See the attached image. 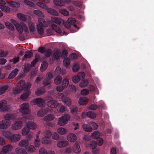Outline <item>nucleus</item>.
<instances>
[{
	"mask_svg": "<svg viewBox=\"0 0 154 154\" xmlns=\"http://www.w3.org/2000/svg\"><path fill=\"white\" fill-rule=\"evenodd\" d=\"M4 119L0 122V129H5L8 128L11 124L10 119L14 120L16 118L14 115L7 114L3 116Z\"/></svg>",
	"mask_w": 154,
	"mask_h": 154,
	"instance_id": "obj_1",
	"label": "nucleus"
},
{
	"mask_svg": "<svg viewBox=\"0 0 154 154\" xmlns=\"http://www.w3.org/2000/svg\"><path fill=\"white\" fill-rule=\"evenodd\" d=\"M11 21L15 25L19 33H22L23 30L26 33L28 32V29L24 24L21 23L19 24L16 20L12 19L11 20Z\"/></svg>",
	"mask_w": 154,
	"mask_h": 154,
	"instance_id": "obj_2",
	"label": "nucleus"
},
{
	"mask_svg": "<svg viewBox=\"0 0 154 154\" xmlns=\"http://www.w3.org/2000/svg\"><path fill=\"white\" fill-rule=\"evenodd\" d=\"M26 121V119L24 118L19 119L14 122L12 125L11 128L13 130H17L20 129L23 126V124Z\"/></svg>",
	"mask_w": 154,
	"mask_h": 154,
	"instance_id": "obj_3",
	"label": "nucleus"
},
{
	"mask_svg": "<svg viewBox=\"0 0 154 154\" xmlns=\"http://www.w3.org/2000/svg\"><path fill=\"white\" fill-rule=\"evenodd\" d=\"M70 119V116L68 114H65L58 119L57 124L60 126H63L66 124Z\"/></svg>",
	"mask_w": 154,
	"mask_h": 154,
	"instance_id": "obj_4",
	"label": "nucleus"
},
{
	"mask_svg": "<svg viewBox=\"0 0 154 154\" xmlns=\"http://www.w3.org/2000/svg\"><path fill=\"white\" fill-rule=\"evenodd\" d=\"M31 86V83L28 82L25 83V81L23 80H21L18 82L17 84V87L21 88L22 90L29 91Z\"/></svg>",
	"mask_w": 154,
	"mask_h": 154,
	"instance_id": "obj_5",
	"label": "nucleus"
},
{
	"mask_svg": "<svg viewBox=\"0 0 154 154\" xmlns=\"http://www.w3.org/2000/svg\"><path fill=\"white\" fill-rule=\"evenodd\" d=\"M51 26L52 29H48L46 30V33L48 35H51L53 34L54 31L59 34L61 33V29L57 25L52 23Z\"/></svg>",
	"mask_w": 154,
	"mask_h": 154,
	"instance_id": "obj_6",
	"label": "nucleus"
},
{
	"mask_svg": "<svg viewBox=\"0 0 154 154\" xmlns=\"http://www.w3.org/2000/svg\"><path fill=\"white\" fill-rule=\"evenodd\" d=\"M29 107L28 103H24L20 105L19 111L23 114H28L30 112Z\"/></svg>",
	"mask_w": 154,
	"mask_h": 154,
	"instance_id": "obj_7",
	"label": "nucleus"
},
{
	"mask_svg": "<svg viewBox=\"0 0 154 154\" xmlns=\"http://www.w3.org/2000/svg\"><path fill=\"white\" fill-rule=\"evenodd\" d=\"M85 76V74L83 72H79L76 75L72 76V81L74 83H77L81 79H84Z\"/></svg>",
	"mask_w": 154,
	"mask_h": 154,
	"instance_id": "obj_8",
	"label": "nucleus"
},
{
	"mask_svg": "<svg viewBox=\"0 0 154 154\" xmlns=\"http://www.w3.org/2000/svg\"><path fill=\"white\" fill-rule=\"evenodd\" d=\"M58 97L61 99V100L67 106H69L71 104L70 100L68 98L64 97L63 93H58Z\"/></svg>",
	"mask_w": 154,
	"mask_h": 154,
	"instance_id": "obj_9",
	"label": "nucleus"
},
{
	"mask_svg": "<svg viewBox=\"0 0 154 154\" xmlns=\"http://www.w3.org/2000/svg\"><path fill=\"white\" fill-rule=\"evenodd\" d=\"M75 22L76 20L75 18L69 17L68 18L67 22H64L63 20V23L65 27L69 29L70 28L71 25Z\"/></svg>",
	"mask_w": 154,
	"mask_h": 154,
	"instance_id": "obj_10",
	"label": "nucleus"
},
{
	"mask_svg": "<svg viewBox=\"0 0 154 154\" xmlns=\"http://www.w3.org/2000/svg\"><path fill=\"white\" fill-rule=\"evenodd\" d=\"M45 100L42 98H36L32 100L31 103L32 105H37L39 106H41L45 104Z\"/></svg>",
	"mask_w": 154,
	"mask_h": 154,
	"instance_id": "obj_11",
	"label": "nucleus"
},
{
	"mask_svg": "<svg viewBox=\"0 0 154 154\" xmlns=\"http://www.w3.org/2000/svg\"><path fill=\"white\" fill-rule=\"evenodd\" d=\"M66 139L68 142H74L76 140L77 137L75 134L73 133H69L67 135Z\"/></svg>",
	"mask_w": 154,
	"mask_h": 154,
	"instance_id": "obj_12",
	"label": "nucleus"
},
{
	"mask_svg": "<svg viewBox=\"0 0 154 154\" xmlns=\"http://www.w3.org/2000/svg\"><path fill=\"white\" fill-rule=\"evenodd\" d=\"M21 135L19 134H11L9 140L12 142H16L21 138Z\"/></svg>",
	"mask_w": 154,
	"mask_h": 154,
	"instance_id": "obj_13",
	"label": "nucleus"
},
{
	"mask_svg": "<svg viewBox=\"0 0 154 154\" xmlns=\"http://www.w3.org/2000/svg\"><path fill=\"white\" fill-rule=\"evenodd\" d=\"M47 105L51 108H55L57 107L60 104L57 103V102L53 99L48 101L47 103Z\"/></svg>",
	"mask_w": 154,
	"mask_h": 154,
	"instance_id": "obj_14",
	"label": "nucleus"
},
{
	"mask_svg": "<svg viewBox=\"0 0 154 154\" xmlns=\"http://www.w3.org/2000/svg\"><path fill=\"white\" fill-rule=\"evenodd\" d=\"M6 4L5 1L0 0V9L2 11L5 12H9L10 11V9L3 5Z\"/></svg>",
	"mask_w": 154,
	"mask_h": 154,
	"instance_id": "obj_15",
	"label": "nucleus"
},
{
	"mask_svg": "<svg viewBox=\"0 0 154 154\" xmlns=\"http://www.w3.org/2000/svg\"><path fill=\"white\" fill-rule=\"evenodd\" d=\"M13 146L11 145H7L3 146L2 148L0 154H2L3 153H5L11 151L13 149Z\"/></svg>",
	"mask_w": 154,
	"mask_h": 154,
	"instance_id": "obj_16",
	"label": "nucleus"
},
{
	"mask_svg": "<svg viewBox=\"0 0 154 154\" xmlns=\"http://www.w3.org/2000/svg\"><path fill=\"white\" fill-rule=\"evenodd\" d=\"M26 127L29 129L34 130L37 128V126L36 124L32 122H27L26 124Z\"/></svg>",
	"mask_w": 154,
	"mask_h": 154,
	"instance_id": "obj_17",
	"label": "nucleus"
},
{
	"mask_svg": "<svg viewBox=\"0 0 154 154\" xmlns=\"http://www.w3.org/2000/svg\"><path fill=\"white\" fill-rule=\"evenodd\" d=\"M69 142L67 140H62L58 142L57 146L59 148H63L69 145Z\"/></svg>",
	"mask_w": 154,
	"mask_h": 154,
	"instance_id": "obj_18",
	"label": "nucleus"
},
{
	"mask_svg": "<svg viewBox=\"0 0 154 154\" xmlns=\"http://www.w3.org/2000/svg\"><path fill=\"white\" fill-rule=\"evenodd\" d=\"M72 150L74 153L76 154H79L80 152L81 151L80 147L78 143H75L74 144Z\"/></svg>",
	"mask_w": 154,
	"mask_h": 154,
	"instance_id": "obj_19",
	"label": "nucleus"
},
{
	"mask_svg": "<svg viewBox=\"0 0 154 154\" xmlns=\"http://www.w3.org/2000/svg\"><path fill=\"white\" fill-rule=\"evenodd\" d=\"M17 16L19 19L24 21H26L27 19L29 20L30 19L29 16H26L21 13L17 14Z\"/></svg>",
	"mask_w": 154,
	"mask_h": 154,
	"instance_id": "obj_20",
	"label": "nucleus"
},
{
	"mask_svg": "<svg viewBox=\"0 0 154 154\" xmlns=\"http://www.w3.org/2000/svg\"><path fill=\"white\" fill-rule=\"evenodd\" d=\"M51 20L52 22L57 25H60L63 22V20L62 19L56 17H51Z\"/></svg>",
	"mask_w": 154,
	"mask_h": 154,
	"instance_id": "obj_21",
	"label": "nucleus"
},
{
	"mask_svg": "<svg viewBox=\"0 0 154 154\" xmlns=\"http://www.w3.org/2000/svg\"><path fill=\"white\" fill-rule=\"evenodd\" d=\"M41 134V132L39 131L38 132L37 134L36 135V139L35 140L34 143V145L35 147H38L40 145V142L38 138Z\"/></svg>",
	"mask_w": 154,
	"mask_h": 154,
	"instance_id": "obj_22",
	"label": "nucleus"
},
{
	"mask_svg": "<svg viewBox=\"0 0 154 154\" xmlns=\"http://www.w3.org/2000/svg\"><path fill=\"white\" fill-rule=\"evenodd\" d=\"M50 111L48 108L42 109L37 112V115L38 116H42L47 114Z\"/></svg>",
	"mask_w": 154,
	"mask_h": 154,
	"instance_id": "obj_23",
	"label": "nucleus"
},
{
	"mask_svg": "<svg viewBox=\"0 0 154 154\" xmlns=\"http://www.w3.org/2000/svg\"><path fill=\"white\" fill-rule=\"evenodd\" d=\"M16 154H28V152L24 149L21 147H17L15 149Z\"/></svg>",
	"mask_w": 154,
	"mask_h": 154,
	"instance_id": "obj_24",
	"label": "nucleus"
},
{
	"mask_svg": "<svg viewBox=\"0 0 154 154\" xmlns=\"http://www.w3.org/2000/svg\"><path fill=\"white\" fill-rule=\"evenodd\" d=\"M31 91H27L23 93L21 95L20 98L21 99L24 101H26L31 94Z\"/></svg>",
	"mask_w": 154,
	"mask_h": 154,
	"instance_id": "obj_25",
	"label": "nucleus"
},
{
	"mask_svg": "<svg viewBox=\"0 0 154 154\" xmlns=\"http://www.w3.org/2000/svg\"><path fill=\"white\" fill-rule=\"evenodd\" d=\"M53 78V76L52 73H48L46 75V78L47 80L48 81V82L46 83L45 82H44L43 84L44 86H46L47 85H49L50 86V83L51 82L49 80Z\"/></svg>",
	"mask_w": 154,
	"mask_h": 154,
	"instance_id": "obj_26",
	"label": "nucleus"
},
{
	"mask_svg": "<svg viewBox=\"0 0 154 154\" xmlns=\"http://www.w3.org/2000/svg\"><path fill=\"white\" fill-rule=\"evenodd\" d=\"M27 152L32 153L35 152L36 149L32 145H28L25 148Z\"/></svg>",
	"mask_w": 154,
	"mask_h": 154,
	"instance_id": "obj_27",
	"label": "nucleus"
},
{
	"mask_svg": "<svg viewBox=\"0 0 154 154\" xmlns=\"http://www.w3.org/2000/svg\"><path fill=\"white\" fill-rule=\"evenodd\" d=\"M29 144V141L26 140H21L19 143V146L21 147H25V148Z\"/></svg>",
	"mask_w": 154,
	"mask_h": 154,
	"instance_id": "obj_28",
	"label": "nucleus"
},
{
	"mask_svg": "<svg viewBox=\"0 0 154 154\" xmlns=\"http://www.w3.org/2000/svg\"><path fill=\"white\" fill-rule=\"evenodd\" d=\"M88 101V99L85 97H81L79 101V103L81 105H84L86 104Z\"/></svg>",
	"mask_w": 154,
	"mask_h": 154,
	"instance_id": "obj_29",
	"label": "nucleus"
},
{
	"mask_svg": "<svg viewBox=\"0 0 154 154\" xmlns=\"http://www.w3.org/2000/svg\"><path fill=\"white\" fill-rule=\"evenodd\" d=\"M18 71L19 70L18 69H15L9 74L8 78L11 79L14 78L18 73Z\"/></svg>",
	"mask_w": 154,
	"mask_h": 154,
	"instance_id": "obj_30",
	"label": "nucleus"
},
{
	"mask_svg": "<svg viewBox=\"0 0 154 154\" xmlns=\"http://www.w3.org/2000/svg\"><path fill=\"white\" fill-rule=\"evenodd\" d=\"M46 11L51 15L55 16H58L59 15V13L57 11L51 8H47Z\"/></svg>",
	"mask_w": 154,
	"mask_h": 154,
	"instance_id": "obj_31",
	"label": "nucleus"
},
{
	"mask_svg": "<svg viewBox=\"0 0 154 154\" xmlns=\"http://www.w3.org/2000/svg\"><path fill=\"white\" fill-rule=\"evenodd\" d=\"M57 131L58 134L62 135L65 134L67 132L66 129L63 127L59 128L57 129Z\"/></svg>",
	"mask_w": 154,
	"mask_h": 154,
	"instance_id": "obj_32",
	"label": "nucleus"
},
{
	"mask_svg": "<svg viewBox=\"0 0 154 154\" xmlns=\"http://www.w3.org/2000/svg\"><path fill=\"white\" fill-rule=\"evenodd\" d=\"M10 5L13 8V10L14 11H16L17 10L16 8L20 6L19 4L15 2H12L10 3Z\"/></svg>",
	"mask_w": 154,
	"mask_h": 154,
	"instance_id": "obj_33",
	"label": "nucleus"
},
{
	"mask_svg": "<svg viewBox=\"0 0 154 154\" xmlns=\"http://www.w3.org/2000/svg\"><path fill=\"white\" fill-rule=\"evenodd\" d=\"M72 150L70 147H68L65 149H61L60 150V152L62 154H64L65 153H71Z\"/></svg>",
	"mask_w": 154,
	"mask_h": 154,
	"instance_id": "obj_34",
	"label": "nucleus"
},
{
	"mask_svg": "<svg viewBox=\"0 0 154 154\" xmlns=\"http://www.w3.org/2000/svg\"><path fill=\"white\" fill-rule=\"evenodd\" d=\"M55 118L53 114H49L45 116L43 119V120L46 122L50 121L53 120Z\"/></svg>",
	"mask_w": 154,
	"mask_h": 154,
	"instance_id": "obj_35",
	"label": "nucleus"
},
{
	"mask_svg": "<svg viewBox=\"0 0 154 154\" xmlns=\"http://www.w3.org/2000/svg\"><path fill=\"white\" fill-rule=\"evenodd\" d=\"M60 52L59 50L55 51L53 55V58L54 59L57 60L60 58Z\"/></svg>",
	"mask_w": 154,
	"mask_h": 154,
	"instance_id": "obj_36",
	"label": "nucleus"
},
{
	"mask_svg": "<svg viewBox=\"0 0 154 154\" xmlns=\"http://www.w3.org/2000/svg\"><path fill=\"white\" fill-rule=\"evenodd\" d=\"M101 136V134L99 132L95 131L92 134L91 137L94 139H96Z\"/></svg>",
	"mask_w": 154,
	"mask_h": 154,
	"instance_id": "obj_37",
	"label": "nucleus"
},
{
	"mask_svg": "<svg viewBox=\"0 0 154 154\" xmlns=\"http://www.w3.org/2000/svg\"><path fill=\"white\" fill-rule=\"evenodd\" d=\"M39 22L38 23L40 24L41 25L44 27H46L48 26V23L46 22L42 18H39L38 19Z\"/></svg>",
	"mask_w": 154,
	"mask_h": 154,
	"instance_id": "obj_38",
	"label": "nucleus"
},
{
	"mask_svg": "<svg viewBox=\"0 0 154 154\" xmlns=\"http://www.w3.org/2000/svg\"><path fill=\"white\" fill-rule=\"evenodd\" d=\"M59 12L65 16H68L69 15L68 11L65 9H60L59 10Z\"/></svg>",
	"mask_w": 154,
	"mask_h": 154,
	"instance_id": "obj_39",
	"label": "nucleus"
},
{
	"mask_svg": "<svg viewBox=\"0 0 154 154\" xmlns=\"http://www.w3.org/2000/svg\"><path fill=\"white\" fill-rule=\"evenodd\" d=\"M49 138H47L44 137H42L41 139V141L42 143L44 144H48L51 143V140Z\"/></svg>",
	"mask_w": 154,
	"mask_h": 154,
	"instance_id": "obj_40",
	"label": "nucleus"
},
{
	"mask_svg": "<svg viewBox=\"0 0 154 154\" xmlns=\"http://www.w3.org/2000/svg\"><path fill=\"white\" fill-rule=\"evenodd\" d=\"M9 86L5 85L0 87V95L4 94L8 89Z\"/></svg>",
	"mask_w": 154,
	"mask_h": 154,
	"instance_id": "obj_41",
	"label": "nucleus"
},
{
	"mask_svg": "<svg viewBox=\"0 0 154 154\" xmlns=\"http://www.w3.org/2000/svg\"><path fill=\"white\" fill-rule=\"evenodd\" d=\"M43 26H42L39 23H38L37 25V29L38 32L41 34L44 33V29Z\"/></svg>",
	"mask_w": 154,
	"mask_h": 154,
	"instance_id": "obj_42",
	"label": "nucleus"
},
{
	"mask_svg": "<svg viewBox=\"0 0 154 154\" xmlns=\"http://www.w3.org/2000/svg\"><path fill=\"white\" fill-rule=\"evenodd\" d=\"M48 66V63L45 62L43 61L41 64V67H40V71L42 72L44 71L47 69Z\"/></svg>",
	"mask_w": 154,
	"mask_h": 154,
	"instance_id": "obj_43",
	"label": "nucleus"
},
{
	"mask_svg": "<svg viewBox=\"0 0 154 154\" xmlns=\"http://www.w3.org/2000/svg\"><path fill=\"white\" fill-rule=\"evenodd\" d=\"M82 128L86 132H90L92 131V128L89 125L84 124Z\"/></svg>",
	"mask_w": 154,
	"mask_h": 154,
	"instance_id": "obj_44",
	"label": "nucleus"
},
{
	"mask_svg": "<svg viewBox=\"0 0 154 154\" xmlns=\"http://www.w3.org/2000/svg\"><path fill=\"white\" fill-rule=\"evenodd\" d=\"M69 84V80L65 78L63 80L62 82V85L64 88H67Z\"/></svg>",
	"mask_w": 154,
	"mask_h": 154,
	"instance_id": "obj_45",
	"label": "nucleus"
},
{
	"mask_svg": "<svg viewBox=\"0 0 154 154\" xmlns=\"http://www.w3.org/2000/svg\"><path fill=\"white\" fill-rule=\"evenodd\" d=\"M62 78L60 76H57L54 80V83L56 85H59L61 82Z\"/></svg>",
	"mask_w": 154,
	"mask_h": 154,
	"instance_id": "obj_46",
	"label": "nucleus"
},
{
	"mask_svg": "<svg viewBox=\"0 0 154 154\" xmlns=\"http://www.w3.org/2000/svg\"><path fill=\"white\" fill-rule=\"evenodd\" d=\"M29 129L26 127H24L22 130L21 134L23 136H26L29 133Z\"/></svg>",
	"mask_w": 154,
	"mask_h": 154,
	"instance_id": "obj_47",
	"label": "nucleus"
},
{
	"mask_svg": "<svg viewBox=\"0 0 154 154\" xmlns=\"http://www.w3.org/2000/svg\"><path fill=\"white\" fill-rule=\"evenodd\" d=\"M40 57L39 55L36 54V55L35 59L31 62V66L33 67L36 64V63L38 61Z\"/></svg>",
	"mask_w": 154,
	"mask_h": 154,
	"instance_id": "obj_48",
	"label": "nucleus"
},
{
	"mask_svg": "<svg viewBox=\"0 0 154 154\" xmlns=\"http://www.w3.org/2000/svg\"><path fill=\"white\" fill-rule=\"evenodd\" d=\"M28 25L30 32H34L35 31V29L32 23L31 22H29Z\"/></svg>",
	"mask_w": 154,
	"mask_h": 154,
	"instance_id": "obj_49",
	"label": "nucleus"
},
{
	"mask_svg": "<svg viewBox=\"0 0 154 154\" xmlns=\"http://www.w3.org/2000/svg\"><path fill=\"white\" fill-rule=\"evenodd\" d=\"M22 90L21 89V88H19L17 87V84L16 85V87L14 89L13 91V93L16 94H17L20 93L22 91Z\"/></svg>",
	"mask_w": 154,
	"mask_h": 154,
	"instance_id": "obj_50",
	"label": "nucleus"
},
{
	"mask_svg": "<svg viewBox=\"0 0 154 154\" xmlns=\"http://www.w3.org/2000/svg\"><path fill=\"white\" fill-rule=\"evenodd\" d=\"M45 92V90L43 88L37 89L35 91V94L40 96L43 94Z\"/></svg>",
	"mask_w": 154,
	"mask_h": 154,
	"instance_id": "obj_51",
	"label": "nucleus"
},
{
	"mask_svg": "<svg viewBox=\"0 0 154 154\" xmlns=\"http://www.w3.org/2000/svg\"><path fill=\"white\" fill-rule=\"evenodd\" d=\"M36 4L37 6H39L43 9H45L46 10L48 8L47 6L45 5V4L43 3L37 2Z\"/></svg>",
	"mask_w": 154,
	"mask_h": 154,
	"instance_id": "obj_52",
	"label": "nucleus"
},
{
	"mask_svg": "<svg viewBox=\"0 0 154 154\" xmlns=\"http://www.w3.org/2000/svg\"><path fill=\"white\" fill-rule=\"evenodd\" d=\"M53 3L54 5L58 6H63L64 5L63 3L60 0H54Z\"/></svg>",
	"mask_w": 154,
	"mask_h": 154,
	"instance_id": "obj_53",
	"label": "nucleus"
},
{
	"mask_svg": "<svg viewBox=\"0 0 154 154\" xmlns=\"http://www.w3.org/2000/svg\"><path fill=\"white\" fill-rule=\"evenodd\" d=\"M86 115L88 117L91 119H94L96 117V114L91 112H87L86 113Z\"/></svg>",
	"mask_w": 154,
	"mask_h": 154,
	"instance_id": "obj_54",
	"label": "nucleus"
},
{
	"mask_svg": "<svg viewBox=\"0 0 154 154\" xmlns=\"http://www.w3.org/2000/svg\"><path fill=\"white\" fill-rule=\"evenodd\" d=\"M5 24L7 28L11 30H13L14 29V26L11 23L9 22H5Z\"/></svg>",
	"mask_w": 154,
	"mask_h": 154,
	"instance_id": "obj_55",
	"label": "nucleus"
},
{
	"mask_svg": "<svg viewBox=\"0 0 154 154\" xmlns=\"http://www.w3.org/2000/svg\"><path fill=\"white\" fill-rule=\"evenodd\" d=\"M33 12L35 14L38 15V16L42 17H44V15L43 13L41 11L38 10H34L33 11Z\"/></svg>",
	"mask_w": 154,
	"mask_h": 154,
	"instance_id": "obj_56",
	"label": "nucleus"
},
{
	"mask_svg": "<svg viewBox=\"0 0 154 154\" xmlns=\"http://www.w3.org/2000/svg\"><path fill=\"white\" fill-rule=\"evenodd\" d=\"M55 72L57 74H59V73L64 74L66 72L64 70L63 71V70L62 71L60 67L57 66Z\"/></svg>",
	"mask_w": 154,
	"mask_h": 154,
	"instance_id": "obj_57",
	"label": "nucleus"
},
{
	"mask_svg": "<svg viewBox=\"0 0 154 154\" xmlns=\"http://www.w3.org/2000/svg\"><path fill=\"white\" fill-rule=\"evenodd\" d=\"M3 135L6 138L9 139L11 134L8 131H4L2 132Z\"/></svg>",
	"mask_w": 154,
	"mask_h": 154,
	"instance_id": "obj_58",
	"label": "nucleus"
},
{
	"mask_svg": "<svg viewBox=\"0 0 154 154\" xmlns=\"http://www.w3.org/2000/svg\"><path fill=\"white\" fill-rule=\"evenodd\" d=\"M32 55V53L30 51H28L24 55V58H28L31 57Z\"/></svg>",
	"mask_w": 154,
	"mask_h": 154,
	"instance_id": "obj_59",
	"label": "nucleus"
},
{
	"mask_svg": "<svg viewBox=\"0 0 154 154\" xmlns=\"http://www.w3.org/2000/svg\"><path fill=\"white\" fill-rule=\"evenodd\" d=\"M96 146V143L95 141H92L90 142L89 147H90L92 149H94Z\"/></svg>",
	"mask_w": 154,
	"mask_h": 154,
	"instance_id": "obj_60",
	"label": "nucleus"
},
{
	"mask_svg": "<svg viewBox=\"0 0 154 154\" xmlns=\"http://www.w3.org/2000/svg\"><path fill=\"white\" fill-rule=\"evenodd\" d=\"M5 105L2 107V112H6L8 111L10 109L11 107V106L9 105Z\"/></svg>",
	"mask_w": 154,
	"mask_h": 154,
	"instance_id": "obj_61",
	"label": "nucleus"
},
{
	"mask_svg": "<svg viewBox=\"0 0 154 154\" xmlns=\"http://www.w3.org/2000/svg\"><path fill=\"white\" fill-rule=\"evenodd\" d=\"M70 60L68 58L65 59L63 61V65L65 66H69L70 64Z\"/></svg>",
	"mask_w": 154,
	"mask_h": 154,
	"instance_id": "obj_62",
	"label": "nucleus"
},
{
	"mask_svg": "<svg viewBox=\"0 0 154 154\" xmlns=\"http://www.w3.org/2000/svg\"><path fill=\"white\" fill-rule=\"evenodd\" d=\"M70 111L73 114H76L77 111V107L75 106H72L71 107Z\"/></svg>",
	"mask_w": 154,
	"mask_h": 154,
	"instance_id": "obj_63",
	"label": "nucleus"
},
{
	"mask_svg": "<svg viewBox=\"0 0 154 154\" xmlns=\"http://www.w3.org/2000/svg\"><path fill=\"white\" fill-rule=\"evenodd\" d=\"M39 154H48L47 150L43 148H41L39 149Z\"/></svg>",
	"mask_w": 154,
	"mask_h": 154,
	"instance_id": "obj_64",
	"label": "nucleus"
}]
</instances>
